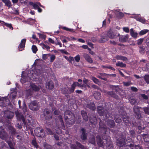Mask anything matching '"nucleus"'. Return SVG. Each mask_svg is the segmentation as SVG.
Returning <instances> with one entry per match:
<instances>
[{
  "label": "nucleus",
  "instance_id": "1",
  "mask_svg": "<svg viewBox=\"0 0 149 149\" xmlns=\"http://www.w3.org/2000/svg\"><path fill=\"white\" fill-rule=\"evenodd\" d=\"M106 125L109 127L108 128L102 122V120L100 119L99 125L100 127L101 128L102 132L103 133L102 134L103 139H106L110 134V131L112 132L114 134L116 133V131L113 129H111L110 128H114L116 124L114 120H113L108 119L106 121Z\"/></svg>",
  "mask_w": 149,
  "mask_h": 149
},
{
  "label": "nucleus",
  "instance_id": "2",
  "mask_svg": "<svg viewBox=\"0 0 149 149\" xmlns=\"http://www.w3.org/2000/svg\"><path fill=\"white\" fill-rule=\"evenodd\" d=\"M97 111L98 113L101 116L104 117L103 120H104L105 119L111 117V114L106 109H104L103 106H98L97 107Z\"/></svg>",
  "mask_w": 149,
  "mask_h": 149
},
{
  "label": "nucleus",
  "instance_id": "3",
  "mask_svg": "<svg viewBox=\"0 0 149 149\" xmlns=\"http://www.w3.org/2000/svg\"><path fill=\"white\" fill-rule=\"evenodd\" d=\"M133 109L134 116L137 119L136 121L140 120L142 118L141 113H142L141 110L143 109L142 108L139 107L137 105H134Z\"/></svg>",
  "mask_w": 149,
  "mask_h": 149
},
{
  "label": "nucleus",
  "instance_id": "4",
  "mask_svg": "<svg viewBox=\"0 0 149 149\" xmlns=\"http://www.w3.org/2000/svg\"><path fill=\"white\" fill-rule=\"evenodd\" d=\"M118 111L120 115L122 116V118L123 122L125 124V125H127V124L130 123V117L127 115L126 113L124 110V108L122 107L120 108V109L118 110Z\"/></svg>",
  "mask_w": 149,
  "mask_h": 149
},
{
  "label": "nucleus",
  "instance_id": "5",
  "mask_svg": "<svg viewBox=\"0 0 149 149\" xmlns=\"http://www.w3.org/2000/svg\"><path fill=\"white\" fill-rule=\"evenodd\" d=\"M72 116L69 117L68 116L65 117V120L67 125H71L74 124L75 121V118L74 115H72Z\"/></svg>",
  "mask_w": 149,
  "mask_h": 149
},
{
  "label": "nucleus",
  "instance_id": "6",
  "mask_svg": "<svg viewBox=\"0 0 149 149\" xmlns=\"http://www.w3.org/2000/svg\"><path fill=\"white\" fill-rule=\"evenodd\" d=\"M79 133L80 134V138L83 141H85L87 139L88 133L86 129L82 128L79 129Z\"/></svg>",
  "mask_w": 149,
  "mask_h": 149
},
{
  "label": "nucleus",
  "instance_id": "7",
  "mask_svg": "<svg viewBox=\"0 0 149 149\" xmlns=\"http://www.w3.org/2000/svg\"><path fill=\"white\" fill-rule=\"evenodd\" d=\"M126 137L124 135H121L116 140L117 144L119 147H123L125 145Z\"/></svg>",
  "mask_w": 149,
  "mask_h": 149
},
{
  "label": "nucleus",
  "instance_id": "8",
  "mask_svg": "<svg viewBox=\"0 0 149 149\" xmlns=\"http://www.w3.org/2000/svg\"><path fill=\"white\" fill-rule=\"evenodd\" d=\"M29 107L30 109L33 111H37L39 109L38 104L36 101H32L29 104Z\"/></svg>",
  "mask_w": 149,
  "mask_h": 149
},
{
  "label": "nucleus",
  "instance_id": "9",
  "mask_svg": "<svg viewBox=\"0 0 149 149\" xmlns=\"http://www.w3.org/2000/svg\"><path fill=\"white\" fill-rule=\"evenodd\" d=\"M34 132L36 135L39 137L42 138L45 135L44 130L41 128H36L34 130Z\"/></svg>",
  "mask_w": 149,
  "mask_h": 149
},
{
  "label": "nucleus",
  "instance_id": "10",
  "mask_svg": "<svg viewBox=\"0 0 149 149\" xmlns=\"http://www.w3.org/2000/svg\"><path fill=\"white\" fill-rule=\"evenodd\" d=\"M117 36H119V40L122 42H126L129 38V35L128 34L125 35H120L119 33H118Z\"/></svg>",
  "mask_w": 149,
  "mask_h": 149
},
{
  "label": "nucleus",
  "instance_id": "11",
  "mask_svg": "<svg viewBox=\"0 0 149 149\" xmlns=\"http://www.w3.org/2000/svg\"><path fill=\"white\" fill-rule=\"evenodd\" d=\"M26 41V39H23L21 40V42L18 47V49L19 51H22L24 49Z\"/></svg>",
  "mask_w": 149,
  "mask_h": 149
},
{
  "label": "nucleus",
  "instance_id": "12",
  "mask_svg": "<svg viewBox=\"0 0 149 149\" xmlns=\"http://www.w3.org/2000/svg\"><path fill=\"white\" fill-rule=\"evenodd\" d=\"M143 121L141 120L139 121L137 120V121H136L134 122L133 121L132 123L135 126L138 127L137 128L139 130H142V129H144V128L143 129L142 128V125H141V123Z\"/></svg>",
  "mask_w": 149,
  "mask_h": 149
},
{
  "label": "nucleus",
  "instance_id": "13",
  "mask_svg": "<svg viewBox=\"0 0 149 149\" xmlns=\"http://www.w3.org/2000/svg\"><path fill=\"white\" fill-rule=\"evenodd\" d=\"M125 143L126 146L130 147V148L134 147V143L132 141V139L130 138L127 139Z\"/></svg>",
  "mask_w": 149,
  "mask_h": 149
},
{
  "label": "nucleus",
  "instance_id": "14",
  "mask_svg": "<svg viewBox=\"0 0 149 149\" xmlns=\"http://www.w3.org/2000/svg\"><path fill=\"white\" fill-rule=\"evenodd\" d=\"M118 33L116 32L109 31L107 33V36L111 39L115 38L117 36Z\"/></svg>",
  "mask_w": 149,
  "mask_h": 149
},
{
  "label": "nucleus",
  "instance_id": "15",
  "mask_svg": "<svg viewBox=\"0 0 149 149\" xmlns=\"http://www.w3.org/2000/svg\"><path fill=\"white\" fill-rule=\"evenodd\" d=\"M4 113L6 116L7 118L8 119H11L14 116V113L13 112L8 110L5 111Z\"/></svg>",
  "mask_w": 149,
  "mask_h": 149
},
{
  "label": "nucleus",
  "instance_id": "16",
  "mask_svg": "<svg viewBox=\"0 0 149 149\" xmlns=\"http://www.w3.org/2000/svg\"><path fill=\"white\" fill-rule=\"evenodd\" d=\"M15 113L18 120L20 121L22 120L23 122L25 121L24 117L22 114H21L18 111L16 112Z\"/></svg>",
  "mask_w": 149,
  "mask_h": 149
},
{
  "label": "nucleus",
  "instance_id": "17",
  "mask_svg": "<svg viewBox=\"0 0 149 149\" xmlns=\"http://www.w3.org/2000/svg\"><path fill=\"white\" fill-rule=\"evenodd\" d=\"M29 4L32 6L34 9L38 10V12L39 13H41L42 11V9L40 8L38 5L36 3H34L32 2L29 3Z\"/></svg>",
  "mask_w": 149,
  "mask_h": 149
},
{
  "label": "nucleus",
  "instance_id": "18",
  "mask_svg": "<svg viewBox=\"0 0 149 149\" xmlns=\"http://www.w3.org/2000/svg\"><path fill=\"white\" fill-rule=\"evenodd\" d=\"M8 136L6 132L3 129L0 131V138L3 139H6Z\"/></svg>",
  "mask_w": 149,
  "mask_h": 149
},
{
  "label": "nucleus",
  "instance_id": "19",
  "mask_svg": "<svg viewBox=\"0 0 149 149\" xmlns=\"http://www.w3.org/2000/svg\"><path fill=\"white\" fill-rule=\"evenodd\" d=\"M8 128L10 131V132L12 135L13 136L16 134H18L17 132H16V130L13 127L11 126H8Z\"/></svg>",
  "mask_w": 149,
  "mask_h": 149
},
{
  "label": "nucleus",
  "instance_id": "20",
  "mask_svg": "<svg viewBox=\"0 0 149 149\" xmlns=\"http://www.w3.org/2000/svg\"><path fill=\"white\" fill-rule=\"evenodd\" d=\"M83 57L89 63H93V60L88 54H84Z\"/></svg>",
  "mask_w": 149,
  "mask_h": 149
},
{
  "label": "nucleus",
  "instance_id": "21",
  "mask_svg": "<svg viewBox=\"0 0 149 149\" xmlns=\"http://www.w3.org/2000/svg\"><path fill=\"white\" fill-rule=\"evenodd\" d=\"M81 113L83 120L86 121H87L88 120V117L86 111L82 110L81 111Z\"/></svg>",
  "mask_w": 149,
  "mask_h": 149
},
{
  "label": "nucleus",
  "instance_id": "22",
  "mask_svg": "<svg viewBox=\"0 0 149 149\" xmlns=\"http://www.w3.org/2000/svg\"><path fill=\"white\" fill-rule=\"evenodd\" d=\"M95 106L94 103L91 102L88 103L86 105L87 108L93 111L95 110Z\"/></svg>",
  "mask_w": 149,
  "mask_h": 149
},
{
  "label": "nucleus",
  "instance_id": "23",
  "mask_svg": "<svg viewBox=\"0 0 149 149\" xmlns=\"http://www.w3.org/2000/svg\"><path fill=\"white\" fill-rule=\"evenodd\" d=\"M46 86L47 88L49 90L52 89L54 87V83L52 81H50L47 82Z\"/></svg>",
  "mask_w": 149,
  "mask_h": 149
},
{
  "label": "nucleus",
  "instance_id": "24",
  "mask_svg": "<svg viewBox=\"0 0 149 149\" xmlns=\"http://www.w3.org/2000/svg\"><path fill=\"white\" fill-rule=\"evenodd\" d=\"M90 121L92 124L96 125L97 123L96 117L95 116H91L90 118Z\"/></svg>",
  "mask_w": 149,
  "mask_h": 149
},
{
  "label": "nucleus",
  "instance_id": "25",
  "mask_svg": "<svg viewBox=\"0 0 149 149\" xmlns=\"http://www.w3.org/2000/svg\"><path fill=\"white\" fill-rule=\"evenodd\" d=\"M108 40V37L106 35L102 36L101 38L98 40V42L100 43H104Z\"/></svg>",
  "mask_w": 149,
  "mask_h": 149
},
{
  "label": "nucleus",
  "instance_id": "26",
  "mask_svg": "<svg viewBox=\"0 0 149 149\" xmlns=\"http://www.w3.org/2000/svg\"><path fill=\"white\" fill-rule=\"evenodd\" d=\"M116 58L118 60H121L125 61H128V59L126 57L121 55L116 56Z\"/></svg>",
  "mask_w": 149,
  "mask_h": 149
},
{
  "label": "nucleus",
  "instance_id": "27",
  "mask_svg": "<svg viewBox=\"0 0 149 149\" xmlns=\"http://www.w3.org/2000/svg\"><path fill=\"white\" fill-rule=\"evenodd\" d=\"M93 95L94 98L96 100H99L101 98V94L98 91H95Z\"/></svg>",
  "mask_w": 149,
  "mask_h": 149
},
{
  "label": "nucleus",
  "instance_id": "28",
  "mask_svg": "<svg viewBox=\"0 0 149 149\" xmlns=\"http://www.w3.org/2000/svg\"><path fill=\"white\" fill-rule=\"evenodd\" d=\"M0 23H1V24L3 25L4 24V25L7 27L8 28L10 29L13 30V28L12 26V25L11 24H8L6 23H5L3 21H1L0 20Z\"/></svg>",
  "mask_w": 149,
  "mask_h": 149
},
{
  "label": "nucleus",
  "instance_id": "29",
  "mask_svg": "<svg viewBox=\"0 0 149 149\" xmlns=\"http://www.w3.org/2000/svg\"><path fill=\"white\" fill-rule=\"evenodd\" d=\"M130 34L133 38H136L137 37L138 33L136 32H135L133 29H131Z\"/></svg>",
  "mask_w": 149,
  "mask_h": 149
},
{
  "label": "nucleus",
  "instance_id": "30",
  "mask_svg": "<svg viewBox=\"0 0 149 149\" xmlns=\"http://www.w3.org/2000/svg\"><path fill=\"white\" fill-rule=\"evenodd\" d=\"M97 144L100 147H102L103 146V141L100 136L97 137Z\"/></svg>",
  "mask_w": 149,
  "mask_h": 149
},
{
  "label": "nucleus",
  "instance_id": "31",
  "mask_svg": "<svg viewBox=\"0 0 149 149\" xmlns=\"http://www.w3.org/2000/svg\"><path fill=\"white\" fill-rule=\"evenodd\" d=\"M77 147L81 149H87V147L81 144L80 142L76 141L75 142Z\"/></svg>",
  "mask_w": 149,
  "mask_h": 149
},
{
  "label": "nucleus",
  "instance_id": "32",
  "mask_svg": "<svg viewBox=\"0 0 149 149\" xmlns=\"http://www.w3.org/2000/svg\"><path fill=\"white\" fill-rule=\"evenodd\" d=\"M31 88L35 91H38L40 89L39 87L33 84H32L31 85Z\"/></svg>",
  "mask_w": 149,
  "mask_h": 149
},
{
  "label": "nucleus",
  "instance_id": "33",
  "mask_svg": "<svg viewBox=\"0 0 149 149\" xmlns=\"http://www.w3.org/2000/svg\"><path fill=\"white\" fill-rule=\"evenodd\" d=\"M32 144L34 146V147L36 148L37 149L39 148L41 149V148L38 146V144L36 142L35 139H33L31 142Z\"/></svg>",
  "mask_w": 149,
  "mask_h": 149
},
{
  "label": "nucleus",
  "instance_id": "34",
  "mask_svg": "<svg viewBox=\"0 0 149 149\" xmlns=\"http://www.w3.org/2000/svg\"><path fill=\"white\" fill-rule=\"evenodd\" d=\"M2 1L9 8L12 6L11 3L9 0H2Z\"/></svg>",
  "mask_w": 149,
  "mask_h": 149
},
{
  "label": "nucleus",
  "instance_id": "35",
  "mask_svg": "<svg viewBox=\"0 0 149 149\" xmlns=\"http://www.w3.org/2000/svg\"><path fill=\"white\" fill-rule=\"evenodd\" d=\"M116 66L120 67V68H125L126 66V65L125 63H123L122 62L118 61L116 63Z\"/></svg>",
  "mask_w": 149,
  "mask_h": 149
},
{
  "label": "nucleus",
  "instance_id": "36",
  "mask_svg": "<svg viewBox=\"0 0 149 149\" xmlns=\"http://www.w3.org/2000/svg\"><path fill=\"white\" fill-rule=\"evenodd\" d=\"M88 141L90 143L94 145L95 144V137L93 136L91 137L90 138Z\"/></svg>",
  "mask_w": 149,
  "mask_h": 149
},
{
  "label": "nucleus",
  "instance_id": "37",
  "mask_svg": "<svg viewBox=\"0 0 149 149\" xmlns=\"http://www.w3.org/2000/svg\"><path fill=\"white\" fill-rule=\"evenodd\" d=\"M65 116H67V115H68L69 117L72 116V115H74L69 110H66L65 112Z\"/></svg>",
  "mask_w": 149,
  "mask_h": 149
},
{
  "label": "nucleus",
  "instance_id": "38",
  "mask_svg": "<svg viewBox=\"0 0 149 149\" xmlns=\"http://www.w3.org/2000/svg\"><path fill=\"white\" fill-rule=\"evenodd\" d=\"M148 30L146 29L142 30L139 32V35L140 36L144 35L148 32Z\"/></svg>",
  "mask_w": 149,
  "mask_h": 149
},
{
  "label": "nucleus",
  "instance_id": "39",
  "mask_svg": "<svg viewBox=\"0 0 149 149\" xmlns=\"http://www.w3.org/2000/svg\"><path fill=\"white\" fill-rule=\"evenodd\" d=\"M91 79L95 84H99L100 83L98 79L94 77H92Z\"/></svg>",
  "mask_w": 149,
  "mask_h": 149
},
{
  "label": "nucleus",
  "instance_id": "40",
  "mask_svg": "<svg viewBox=\"0 0 149 149\" xmlns=\"http://www.w3.org/2000/svg\"><path fill=\"white\" fill-rule=\"evenodd\" d=\"M129 100L132 105H134L136 102V100L135 98H130Z\"/></svg>",
  "mask_w": 149,
  "mask_h": 149
},
{
  "label": "nucleus",
  "instance_id": "41",
  "mask_svg": "<svg viewBox=\"0 0 149 149\" xmlns=\"http://www.w3.org/2000/svg\"><path fill=\"white\" fill-rule=\"evenodd\" d=\"M102 67L103 69H105V68H108L110 69H111L113 71H115V69L113 67L110 66H106V65H102Z\"/></svg>",
  "mask_w": 149,
  "mask_h": 149
},
{
  "label": "nucleus",
  "instance_id": "42",
  "mask_svg": "<svg viewBox=\"0 0 149 149\" xmlns=\"http://www.w3.org/2000/svg\"><path fill=\"white\" fill-rule=\"evenodd\" d=\"M146 114L149 115V107H147L142 108Z\"/></svg>",
  "mask_w": 149,
  "mask_h": 149
},
{
  "label": "nucleus",
  "instance_id": "43",
  "mask_svg": "<svg viewBox=\"0 0 149 149\" xmlns=\"http://www.w3.org/2000/svg\"><path fill=\"white\" fill-rule=\"evenodd\" d=\"M8 144L10 149H15L13 144L10 141H8Z\"/></svg>",
  "mask_w": 149,
  "mask_h": 149
},
{
  "label": "nucleus",
  "instance_id": "44",
  "mask_svg": "<svg viewBox=\"0 0 149 149\" xmlns=\"http://www.w3.org/2000/svg\"><path fill=\"white\" fill-rule=\"evenodd\" d=\"M32 50L33 53H36L38 50V49L36 46L33 45L32 46Z\"/></svg>",
  "mask_w": 149,
  "mask_h": 149
},
{
  "label": "nucleus",
  "instance_id": "45",
  "mask_svg": "<svg viewBox=\"0 0 149 149\" xmlns=\"http://www.w3.org/2000/svg\"><path fill=\"white\" fill-rule=\"evenodd\" d=\"M75 87L74 85V84L73 83L71 85V87L69 89V91L71 93H72L74 92V89H75Z\"/></svg>",
  "mask_w": 149,
  "mask_h": 149
},
{
  "label": "nucleus",
  "instance_id": "46",
  "mask_svg": "<svg viewBox=\"0 0 149 149\" xmlns=\"http://www.w3.org/2000/svg\"><path fill=\"white\" fill-rule=\"evenodd\" d=\"M44 116L47 120H49L52 119V113H50L48 115H45V116Z\"/></svg>",
  "mask_w": 149,
  "mask_h": 149
},
{
  "label": "nucleus",
  "instance_id": "47",
  "mask_svg": "<svg viewBox=\"0 0 149 149\" xmlns=\"http://www.w3.org/2000/svg\"><path fill=\"white\" fill-rule=\"evenodd\" d=\"M121 118H122L121 117V118L115 117L114 119L116 123H119L122 122V120Z\"/></svg>",
  "mask_w": 149,
  "mask_h": 149
},
{
  "label": "nucleus",
  "instance_id": "48",
  "mask_svg": "<svg viewBox=\"0 0 149 149\" xmlns=\"http://www.w3.org/2000/svg\"><path fill=\"white\" fill-rule=\"evenodd\" d=\"M139 52L141 54H143L145 52V49L143 46H140Z\"/></svg>",
  "mask_w": 149,
  "mask_h": 149
},
{
  "label": "nucleus",
  "instance_id": "49",
  "mask_svg": "<svg viewBox=\"0 0 149 149\" xmlns=\"http://www.w3.org/2000/svg\"><path fill=\"white\" fill-rule=\"evenodd\" d=\"M38 34L39 35V38L44 39V40H45L46 38V36L45 35L39 33H38Z\"/></svg>",
  "mask_w": 149,
  "mask_h": 149
},
{
  "label": "nucleus",
  "instance_id": "50",
  "mask_svg": "<svg viewBox=\"0 0 149 149\" xmlns=\"http://www.w3.org/2000/svg\"><path fill=\"white\" fill-rule=\"evenodd\" d=\"M50 55L49 54H43L42 55V58L45 60H46L48 56H49Z\"/></svg>",
  "mask_w": 149,
  "mask_h": 149
},
{
  "label": "nucleus",
  "instance_id": "51",
  "mask_svg": "<svg viewBox=\"0 0 149 149\" xmlns=\"http://www.w3.org/2000/svg\"><path fill=\"white\" fill-rule=\"evenodd\" d=\"M74 59L76 62H79L80 59V55L79 54L77 55L74 57Z\"/></svg>",
  "mask_w": 149,
  "mask_h": 149
},
{
  "label": "nucleus",
  "instance_id": "52",
  "mask_svg": "<svg viewBox=\"0 0 149 149\" xmlns=\"http://www.w3.org/2000/svg\"><path fill=\"white\" fill-rule=\"evenodd\" d=\"M130 136L132 137H134L135 135V131L133 130H131L130 131Z\"/></svg>",
  "mask_w": 149,
  "mask_h": 149
},
{
  "label": "nucleus",
  "instance_id": "53",
  "mask_svg": "<svg viewBox=\"0 0 149 149\" xmlns=\"http://www.w3.org/2000/svg\"><path fill=\"white\" fill-rule=\"evenodd\" d=\"M144 79L147 84H149V75H145L144 77Z\"/></svg>",
  "mask_w": 149,
  "mask_h": 149
},
{
  "label": "nucleus",
  "instance_id": "54",
  "mask_svg": "<svg viewBox=\"0 0 149 149\" xmlns=\"http://www.w3.org/2000/svg\"><path fill=\"white\" fill-rule=\"evenodd\" d=\"M16 92L15 91H14L11 93L10 96L13 99L16 97Z\"/></svg>",
  "mask_w": 149,
  "mask_h": 149
},
{
  "label": "nucleus",
  "instance_id": "55",
  "mask_svg": "<svg viewBox=\"0 0 149 149\" xmlns=\"http://www.w3.org/2000/svg\"><path fill=\"white\" fill-rule=\"evenodd\" d=\"M58 118L60 121L61 123V125H64L63 121L62 116L60 115L58 116Z\"/></svg>",
  "mask_w": 149,
  "mask_h": 149
},
{
  "label": "nucleus",
  "instance_id": "56",
  "mask_svg": "<svg viewBox=\"0 0 149 149\" xmlns=\"http://www.w3.org/2000/svg\"><path fill=\"white\" fill-rule=\"evenodd\" d=\"M143 38H140L138 40H137V44L138 45H141L142 42H143Z\"/></svg>",
  "mask_w": 149,
  "mask_h": 149
},
{
  "label": "nucleus",
  "instance_id": "57",
  "mask_svg": "<svg viewBox=\"0 0 149 149\" xmlns=\"http://www.w3.org/2000/svg\"><path fill=\"white\" fill-rule=\"evenodd\" d=\"M107 148L108 149H114V148L111 141L109 142V143L108 145Z\"/></svg>",
  "mask_w": 149,
  "mask_h": 149
},
{
  "label": "nucleus",
  "instance_id": "58",
  "mask_svg": "<svg viewBox=\"0 0 149 149\" xmlns=\"http://www.w3.org/2000/svg\"><path fill=\"white\" fill-rule=\"evenodd\" d=\"M46 132L49 134L53 135V132L49 128H46Z\"/></svg>",
  "mask_w": 149,
  "mask_h": 149
},
{
  "label": "nucleus",
  "instance_id": "59",
  "mask_svg": "<svg viewBox=\"0 0 149 149\" xmlns=\"http://www.w3.org/2000/svg\"><path fill=\"white\" fill-rule=\"evenodd\" d=\"M50 113L49 110L48 109H45L44 110V116L46 115H48Z\"/></svg>",
  "mask_w": 149,
  "mask_h": 149
},
{
  "label": "nucleus",
  "instance_id": "60",
  "mask_svg": "<svg viewBox=\"0 0 149 149\" xmlns=\"http://www.w3.org/2000/svg\"><path fill=\"white\" fill-rule=\"evenodd\" d=\"M137 20L143 23H144L146 22L145 19L142 17H139L138 18Z\"/></svg>",
  "mask_w": 149,
  "mask_h": 149
},
{
  "label": "nucleus",
  "instance_id": "61",
  "mask_svg": "<svg viewBox=\"0 0 149 149\" xmlns=\"http://www.w3.org/2000/svg\"><path fill=\"white\" fill-rule=\"evenodd\" d=\"M44 147L47 149H51L52 146L47 143L45 144L44 145Z\"/></svg>",
  "mask_w": 149,
  "mask_h": 149
},
{
  "label": "nucleus",
  "instance_id": "62",
  "mask_svg": "<svg viewBox=\"0 0 149 149\" xmlns=\"http://www.w3.org/2000/svg\"><path fill=\"white\" fill-rule=\"evenodd\" d=\"M141 96L144 100H147L148 99V96L144 94H141Z\"/></svg>",
  "mask_w": 149,
  "mask_h": 149
},
{
  "label": "nucleus",
  "instance_id": "63",
  "mask_svg": "<svg viewBox=\"0 0 149 149\" xmlns=\"http://www.w3.org/2000/svg\"><path fill=\"white\" fill-rule=\"evenodd\" d=\"M56 56L54 55H52L50 57V61L51 62H52L54 61L55 59Z\"/></svg>",
  "mask_w": 149,
  "mask_h": 149
},
{
  "label": "nucleus",
  "instance_id": "64",
  "mask_svg": "<svg viewBox=\"0 0 149 149\" xmlns=\"http://www.w3.org/2000/svg\"><path fill=\"white\" fill-rule=\"evenodd\" d=\"M134 147L135 149H143L142 147L139 145H136L134 144Z\"/></svg>",
  "mask_w": 149,
  "mask_h": 149
}]
</instances>
